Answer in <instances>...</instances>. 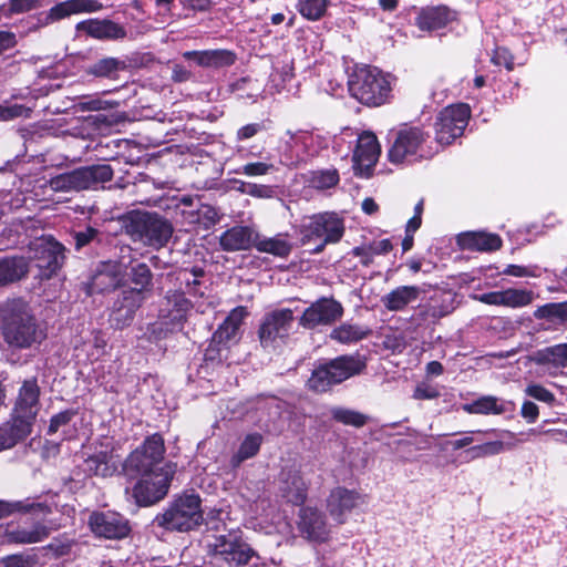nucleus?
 Segmentation results:
<instances>
[{"label":"nucleus","instance_id":"1","mask_svg":"<svg viewBox=\"0 0 567 567\" xmlns=\"http://www.w3.org/2000/svg\"><path fill=\"white\" fill-rule=\"evenodd\" d=\"M38 378L25 379L18 390L10 420L0 425V452L16 446L32 432L40 411Z\"/></svg>","mask_w":567,"mask_h":567},{"label":"nucleus","instance_id":"2","mask_svg":"<svg viewBox=\"0 0 567 567\" xmlns=\"http://www.w3.org/2000/svg\"><path fill=\"white\" fill-rule=\"evenodd\" d=\"M0 321L3 339L11 348L29 349L47 339L45 329L21 298L4 302L0 309Z\"/></svg>","mask_w":567,"mask_h":567},{"label":"nucleus","instance_id":"3","mask_svg":"<svg viewBox=\"0 0 567 567\" xmlns=\"http://www.w3.org/2000/svg\"><path fill=\"white\" fill-rule=\"evenodd\" d=\"M395 76L370 64H354L348 73L349 95L367 107L391 104Z\"/></svg>","mask_w":567,"mask_h":567},{"label":"nucleus","instance_id":"4","mask_svg":"<svg viewBox=\"0 0 567 567\" xmlns=\"http://www.w3.org/2000/svg\"><path fill=\"white\" fill-rule=\"evenodd\" d=\"M365 369L367 359L359 352L320 359L315 363L306 385L313 393H327L344 381L360 375Z\"/></svg>","mask_w":567,"mask_h":567},{"label":"nucleus","instance_id":"5","mask_svg":"<svg viewBox=\"0 0 567 567\" xmlns=\"http://www.w3.org/2000/svg\"><path fill=\"white\" fill-rule=\"evenodd\" d=\"M204 522L202 498L196 493H184L168 503L163 512L158 513L153 524L166 532L187 533L196 529Z\"/></svg>","mask_w":567,"mask_h":567},{"label":"nucleus","instance_id":"6","mask_svg":"<svg viewBox=\"0 0 567 567\" xmlns=\"http://www.w3.org/2000/svg\"><path fill=\"white\" fill-rule=\"evenodd\" d=\"M300 246L313 244L308 251L321 254L328 245L338 244L346 233L344 219L336 212L313 214L297 230Z\"/></svg>","mask_w":567,"mask_h":567},{"label":"nucleus","instance_id":"7","mask_svg":"<svg viewBox=\"0 0 567 567\" xmlns=\"http://www.w3.org/2000/svg\"><path fill=\"white\" fill-rule=\"evenodd\" d=\"M125 233L145 246L159 249L173 235L172 224L155 212L131 210L124 216Z\"/></svg>","mask_w":567,"mask_h":567},{"label":"nucleus","instance_id":"8","mask_svg":"<svg viewBox=\"0 0 567 567\" xmlns=\"http://www.w3.org/2000/svg\"><path fill=\"white\" fill-rule=\"evenodd\" d=\"M429 138L430 134L423 127L409 123L400 124L388 133V161L393 165H403L411 163L416 156L423 158L421 152Z\"/></svg>","mask_w":567,"mask_h":567},{"label":"nucleus","instance_id":"9","mask_svg":"<svg viewBox=\"0 0 567 567\" xmlns=\"http://www.w3.org/2000/svg\"><path fill=\"white\" fill-rule=\"evenodd\" d=\"M208 554L218 567H245L258 553L244 539L240 530L216 535L209 544Z\"/></svg>","mask_w":567,"mask_h":567},{"label":"nucleus","instance_id":"10","mask_svg":"<svg viewBox=\"0 0 567 567\" xmlns=\"http://www.w3.org/2000/svg\"><path fill=\"white\" fill-rule=\"evenodd\" d=\"M113 168L109 164L82 166L53 176L49 185L54 192H81L97 188L113 178Z\"/></svg>","mask_w":567,"mask_h":567},{"label":"nucleus","instance_id":"11","mask_svg":"<svg viewBox=\"0 0 567 567\" xmlns=\"http://www.w3.org/2000/svg\"><path fill=\"white\" fill-rule=\"evenodd\" d=\"M166 447L161 433L147 435L142 444L132 451L124 462V468L130 474L152 476L164 471L161 464L164 461Z\"/></svg>","mask_w":567,"mask_h":567},{"label":"nucleus","instance_id":"12","mask_svg":"<svg viewBox=\"0 0 567 567\" xmlns=\"http://www.w3.org/2000/svg\"><path fill=\"white\" fill-rule=\"evenodd\" d=\"M472 110L466 103L451 104L442 109L435 117V141L442 145H451L464 134Z\"/></svg>","mask_w":567,"mask_h":567},{"label":"nucleus","instance_id":"13","mask_svg":"<svg viewBox=\"0 0 567 567\" xmlns=\"http://www.w3.org/2000/svg\"><path fill=\"white\" fill-rule=\"evenodd\" d=\"M64 251V246L52 236L31 244L30 259L38 268L41 280H49L58 275L65 260Z\"/></svg>","mask_w":567,"mask_h":567},{"label":"nucleus","instance_id":"14","mask_svg":"<svg viewBox=\"0 0 567 567\" xmlns=\"http://www.w3.org/2000/svg\"><path fill=\"white\" fill-rule=\"evenodd\" d=\"M87 526L95 538L104 540L126 539L133 530L131 520L112 509L93 511L89 515Z\"/></svg>","mask_w":567,"mask_h":567},{"label":"nucleus","instance_id":"15","mask_svg":"<svg viewBox=\"0 0 567 567\" xmlns=\"http://www.w3.org/2000/svg\"><path fill=\"white\" fill-rule=\"evenodd\" d=\"M293 322V312L289 308L276 309L264 315L257 334L264 349L276 348L278 341L284 342Z\"/></svg>","mask_w":567,"mask_h":567},{"label":"nucleus","instance_id":"16","mask_svg":"<svg viewBox=\"0 0 567 567\" xmlns=\"http://www.w3.org/2000/svg\"><path fill=\"white\" fill-rule=\"evenodd\" d=\"M145 300L146 296H140L134 290L124 288L118 291L107 308L110 327L114 330H123L130 327Z\"/></svg>","mask_w":567,"mask_h":567},{"label":"nucleus","instance_id":"17","mask_svg":"<svg viewBox=\"0 0 567 567\" xmlns=\"http://www.w3.org/2000/svg\"><path fill=\"white\" fill-rule=\"evenodd\" d=\"M344 313V308L340 301L333 297H321L305 309L299 318V324L308 330L318 327H327L340 320Z\"/></svg>","mask_w":567,"mask_h":567},{"label":"nucleus","instance_id":"18","mask_svg":"<svg viewBox=\"0 0 567 567\" xmlns=\"http://www.w3.org/2000/svg\"><path fill=\"white\" fill-rule=\"evenodd\" d=\"M193 308V301L186 297L183 290L169 289L161 301L158 319L164 320L173 329L183 330Z\"/></svg>","mask_w":567,"mask_h":567},{"label":"nucleus","instance_id":"19","mask_svg":"<svg viewBox=\"0 0 567 567\" xmlns=\"http://www.w3.org/2000/svg\"><path fill=\"white\" fill-rule=\"evenodd\" d=\"M381 154V146L373 132L364 131L358 137L353 151L354 175L362 178H370Z\"/></svg>","mask_w":567,"mask_h":567},{"label":"nucleus","instance_id":"20","mask_svg":"<svg viewBox=\"0 0 567 567\" xmlns=\"http://www.w3.org/2000/svg\"><path fill=\"white\" fill-rule=\"evenodd\" d=\"M172 476L165 471L141 476L133 487V497L140 506H151L163 499L169 489Z\"/></svg>","mask_w":567,"mask_h":567},{"label":"nucleus","instance_id":"21","mask_svg":"<svg viewBox=\"0 0 567 567\" xmlns=\"http://www.w3.org/2000/svg\"><path fill=\"white\" fill-rule=\"evenodd\" d=\"M125 287V277L117 261L107 260L97 265L89 282V295H100Z\"/></svg>","mask_w":567,"mask_h":567},{"label":"nucleus","instance_id":"22","mask_svg":"<svg viewBox=\"0 0 567 567\" xmlns=\"http://www.w3.org/2000/svg\"><path fill=\"white\" fill-rule=\"evenodd\" d=\"M279 489L287 503L296 506L303 505L308 496V484L303 480L301 471L293 466L281 471Z\"/></svg>","mask_w":567,"mask_h":567},{"label":"nucleus","instance_id":"23","mask_svg":"<svg viewBox=\"0 0 567 567\" xmlns=\"http://www.w3.org/2000/svg\"><path fill=\"white\" fill-rule=\"evenodd\" d=\"M75 30L102 41H116L127 37L124 25L111 19H86L78 22Z\"/></svg>","mask_w":567,"mask_h":567},{"label":"nucleus","instance_id":"24","mask_svg":"<svg viewBox=\"0 0 567 567\" xmlns=\"http://www.w3.org/2000/svg\"><path fill=\"white\" fill-rule=\"evenodd\" d=\"M298 529L307 539L323 543L328 539L326 515L316 507L305 506L299 511Z\"/></svg>","mask_w":567,"mask_h":567},{"label":"nucleus","instance_id":"25","mask_svg":"<svg viewBox=\"0 0 567 567\" xmlns=\"http://www.w3.org/2000/svg\"><path fill=\"white\" fill-rule=\"evenodd\" d=\"M362 499L361 494L354 489L342 486L333 488L327 499V508L330 516L338 523H346V516Z\"/></svg>","mask_w":567,"mask_h":567},{"label":"nucleus","instance_id":"26","mask_svg":"<svg viewBox=\"0 0 567 567\" xmlns=\"http://www.w3.org/2000/svg\"><path fill=\"white\" fill-rule=\"evenodd\" d=\"M456 20V12L445 4L426 6L419 10L414 24L421 31H436Z\"/></svg>","mask_w":567,"mask_h":567},{"label":"nucleus","instance_id":"27","mask_svg":"<svg viewBox=\"0 0 567 567\" xmlns=\"http://www.w3.org/2000/svg\"><path fill=\"white\" fill-rule=\"evenodd\" d=\"M248 316L249 312L245 306H237L231 309L224 321L214 331L212 336L213 341L224 344V349H228L231 342L239 340V329Z\"/></svg>","mask_w":567,"mask_h":567},{"label":"nucleus","instance_id":"28","mask_svg":"<svg viewBox=\"0 0 567 567\" xmlns=\"http://www.w3.org/2000/svg\"><path fill=\"white\" fill-rule=\"evenodd\" d=\"M258 231L249 226L236 225L219 236V246L223 251L234 252L255 248Z\"/></svg>","mask_w":567,"mask_h":567},{"label":"nucleus","instance_id":"29","mask_svg":"<svg viewBox=\"0 0 567 567\" xmlns=\"http://www.w3.org/2000/svg\"><path fill=\"white\" fill-rule=\"evenodd\" d=\"M183 58L194 61L198 66L221 69L235 64L237 54L228 49L193 50L185 51Z\"/></svg>","mask_w":567,"mask_h":567},{"label":"nucleus","instance_id":"30","mask_svg":"<svg viewBox=\"0 0 567 567\" xmlns=\"http://www.w3.org/2000/svg\"><path fill=\"white\" fill-rule=\"evenodd\" d=\"M457 245L463 250L492 252L502 248L503 239L495 233L465 231L457 236Z\"/></svg>","mask_w":567,"mask_h":567},{"label":"nucleus","instance_id":"31","mask_svg":"<svg viewBox=\"0 0 567 567\" xmlns=\"http://www.w3.org/2000/svg\"><path fill=\"white\" fill-rule=\"evenodd\" d=\"M50 533L51 528L42 522H37L31 529L8 524L4 528L3 537L8 544L25 545L40 543L48 538Z\"/></svg>","mask_w":567,"mask_h":567},{"label":"nucleus","instance_id":"32","mask_svg":"<svg viewBox=\"0 0 567 567\" xmlns=\"http://www.w3.org/2000/svg\"><path fill=\"white\" fill-rule=\"evenodd\" d=\"M29 274V261L22 256L0 257V287H4L25 278Z\"/></svg>","mask_w":567,"mask_h":567},{"label":"nucleus","instance_id":"33","mask_svg":"<svg viewBox=\"0 0 567 567\" xmlns=\"http://www.w3.org/2000/svg\"><path fill=\"white\" fill-rule=\"evenodd\" d=\"M127 279L133 285L131 287H124L127 290H134L140 296H146L153 290V272L150 266L145 262L132 264L126 274Z\"/></svg>","mask_w":567,"mask_h":567},{"label":"nucleus","instance_id":"34","mask_svg":"<svg viewBox=\"0 0 567 567\" xmlns=\"http://www.w3.org/2000/svg\"><path fill=\"white\" fill-rule=\"evenodd\" d=\"M421 295L417 286H400L391 290L382 298L383 306L389 311H402L406 306L415 301Z\"/></svg>","mask_w":567,"mask_h":567},{"label":"nucleus","instance_id":"35","mask_svg":"<svg viewBox=\"0 0 567 567\" xmlns=\"http://www.w3.org/2000/svg\"><path fill=\"white\" fill-rule=\"evenodd\" d=\"M255 249L259 252H266L275 257L286 259L290 256L293 245L289 240L285 239L281 234L275 237H265L258 233Z\"/></svg>","mask_w":567,"mask_h":567},{"label":"nucleus","instance_id":"36","mask_svg":"<svg viewBox=\"0 0 567 567\" xmlns=\"http://www.w3.org/2000/svg\"><path fill=\"white\" fill-rule=\"evenodd\" d=\"M371 334V329L359 323L343 322L332 329L330 338L339 343L349 344L359 342Z\"/></svg>","mask_w":567,"mask_h":567},{"label":"nucleus","instance_id":"37","mask_svg":"<svg viewBox=\"0 0 567 567\" xmlns=\"http://www.w3.org/2000/svg\"><path fill=\"white\" fill-rule=\"evenodd\" d=\"M16 513H38L47 515L51 513V508L45 503L31 502L30 498L13 502L0 499V519Z\"/></svg>","mask_w":567,"mask_h":567},{"label":"nucleus","instance_id":"38","mask_svg":"<svg viewBox=\"0 0 567 567\" xmlns=\"http://www.w3.org/2000/svg\"><path fill=\"white\" fill-rule=\"evenodd\" d=\"M462 409L468 414L482 415H499L507 411L505 403L494 395L480 396L470 403L463 404Z\"/></svg>","mask_w":567,"mask_h":567},{"label":"nucleus","instance_id":"39","mask_svg":"<svg viewBox=\"0 0 567 567\" xmlns=\"http://www.w3.org/2000/svg\"><path fill=\"white\" fill-rule=\"evenodd\" d=\"M111 455L106 451H100L90 455L83 462V471L89 476H112L115 468L110 464Z\"/></svg>","mask_w":567,"mask_h":567},{"label":"nucleus","instance_id":"40","mask_svg":"<svg viewBox=\"0 0 567 567\" xmlns=\"http://www.w3.org/2000/svg\"><path fill=\"white\" fill-rule=\"evenodd\" d=\"M514 444L505 443L501 440L485 442L483 444L471 446L465 451L467 461H474L488 456H494L503 453L505 450H511Z\"/></svg>","mask_w":567,"mask_h":567},{"label":"nucleus","instance_id":"41","mask_svg":"<svg viewBox=\"0 0 567 567\" xmlns=\"http://www.w3.org/2000/svg\"><path fill=\"white\" fill-rule=\"evenodd\" d=\"M340 175L337 168L315 169L308 173L307 183L310 187L324 190L337 186Z\"/></svg>","mask_w":567,"mask_h":567},{"label":"nucleus","instance_id":"42","mask_svg":"<svg viewBox=\"0 0 567 567\" xmlns=\"http://www.w3.org/2000/svg\"><path fill=\"white\" fill-rule=\"evenodd\" d=\"M126 63L117 58L107 56L94 62L87 73L96 78H115L120 70H125Z\"/></svg>","mask_w":567,"mask_h":567},{"label":"nucleus","instance_id":"43","mask_svg":"<svg viewBox=\"0 0 567 567\" xmlns=\"http://www.w3.org/2000/svg\"><path fill=\"white\" fill-rule=\"evenodd\" d=\"M329 6V0H298L297 11L308 21L322 19Z\"/></svg>","mask_w":567,"mask_h":567},{"label":"nucleus","instance_id":"44","mask_svg":"<svg viewBox=\"0 0 567 567\" xmlns=\"http://www.w3.org/2000/svg\"><path fill=\"white\" fill-rule=\"evenodd\" d=\"M189 221L198 224L204 229H209L215 226L220 217L217 209L207 204H199L196 209L187 212Z\"/></svg>","mask_w":567,"mask_h":567},{"label":"nucleus","instance_id":"45","mask_svg":"<svg viewBox=\"0 0 567 567\" xmlns=\"http://www.w3.org/2000/svg\"><path fill=\"white\" fill-rule=\"evenodd\" d=\"M331 417L333 421L341 423L343 425H350L357 429L363 427L369 417L359 412L347 408H333L331 410Z\"/></svg>","mask_w":567,"mask_h":567},{"label":"nucleus","instance_id":"46","mask_svg":"<svg viewBox=\"0 0 567 567\" xmlns=\"http://www.w3.org/2000/svg\"><path fill=\"white\" fill-rule=\"evenodd\" d=\"M536 319H546L549 321L558 320L560 322H567V301L563 302H548L539 306L534 311Z\"/></svg>","mask_w":567,"mask_h":567},{"label":"nucleus","instance_id":"47","mask_svg":"<svg viewBox=\"0 0 567 567\" xmlns=\"http://www.w3.org/2000/svg\"><path fill=\"white\" fill-rule=\"evenodd\" d=\"M44 0H8L0 8L6 18L29 13L42 7Z\"/></svg>","mask_w":567,"mask_h":567},{"label":"nucleus","instance_id":"48","mask_svg":"<svg viewBox=\"0 0 567 567\" xmlns=\"http://www.w3.org/2000/svg\"><path fill=\"white\" fill-rule=\"evenodd\" d=\"M534 291L528 289L508 288L504 290L503 307L522 308L534 300Z\"/></svg>","mask_w":567,"mask_h":567},{"label":"nucleus","instance_id":"49","mask_svg":"<svg viewBox=\"0 0 567 567\" xmlns=\"http://www.w3.org/2000/svg\"><path fill=\"white\" fill-rule=\"evenodd\" d=\"M72 238L74 249L80 251L83 248L91 246L93 243L101 244L102 233L97 228L87 225L84 229L73 231Z\"/></svg>","mask_w":567,"mask_h":567},{"label":"nucleus","instance_id":"50","mask_svg":"<svg viewBox=\"0 0 567 567\" xmlns=\"http://www.w3.org/2000/svg\"><path fill=\"white\" fill-rule=\"evenodd\" d=\"M262 443V435L259 433L248 434L241 442L235 457L238 462L248 460L258 454Z\"/></svg>","mask_w":567,"mask_h":567},{"label":"nucleus","instance_id":"51","mask_svg":"<svg viewBox=\"0 0 567 567\" xmlns=\"http://www.w3.org/2000/svg\"><path fill=\"white\" fill-rule=\"evenodd\" d=\"M78 415L76 409H66L50 417L47 435H54L61 427L66 426Z\"/></svg>","mask_w":567,"mask_h":567},{"label":"nucleus","instance_id":"52","mask_svg":"<svg viewBox=\"0 0 567 567\" xmlns=\"http://www.w3.org/2000/svg\"><path fill=\"white\" fill-rule=\"evenodd\" d=\"M275 168L274 164L265 163V162H251L247 163L236 169H234L235 174L246 175L249 177L264 176L272 172Z\"/></svg>","mask_w":567,"mask_h":567},{"label":"nucleus","instance_id":"53","mask_svg":"<svg viewBox=\"0 0 567 567\" xmlns=\"http://www.w3.org/2000/svg\"><path fill=\"white\" fill-rule=\"evenodd\" d=\"M544 359L555 367H567V343L549 347L545 351Z\"/></svg>","mask_w":567,"mask_h":567},{"label":"nucleus","instance_id":"54","mask_svg":"<svg viewBox=\"0 0 567 567\" xmlns=\"http://www.w3.org/2000/svg\"><path fill=\"white\" fill-rule=\"evenodd\" d=\"M491 62L497 66H504L507 71L515 68V56L506 47H496L493 51Z\"/></svg>","mask_w":567,"mask_h":567},{"label":"nucleus","instance_id":"55","mask_svg":"<svg viewBox=\"0 0 567 567\" xmlns=\"http://www.w3.org/2000/svg\"><path fill=\"white\" fill-rule=\"evenodd\" d=\"M526 395L539 401L547 403L553 406L556 403V398L551 391L539 383H530L525 389Z\"/></svg>","mask_w":567,"mask_h":567},{"label":"nucleus","instance_id":"56","mask_svg":"<svg viewBox=\"0 0 567 567\" xmlns=\"http://www.w3.org/2000/svg\"><path fill=\"white\" fill-rule=\"evenodd\" d=\"M168 326L169 324L166 323L164 320L148 323L145 331V337L147 341L158 342L161 340L166 339L168 334L172 332V329H169Z\"/></svg>","mask_w":567,"mask_h":567},{"label":"nucleus","instance_id":"57","mask_svg":"<svg viewBox=\"0 0 567 567\" xmlns=\"http://www.w3.org/2000/svg\"><path fill=\"white\" fill-rule=\"evenodd\" d=\"M72 16L82 13H94L101 11L104 7L99 0H69Z\"/></svg>","mask_w":567,"mask_h":567},{"label":"nucleus","instance_id":"58","mask_svg":"<svg viewBox=\"0 0 567 567\" xmlns=\"http://www.w3.org/2000/svg\"><path fill=\"white\" fill-rule=\"evenodd\" d=\"M451 311L452 308L449 305L444 303H427L423 307H420V316L422 317L423 320H439L451 313Z\"/></svg>","mask_w":567,"mask_h":567},{"label":"nucleus","instance_id":"59","mask_svg":"<svg viewBox=\"0 0 567 567\" xmlns=\"http://www.w3.org/2000/svg\"><path fill=\"white\" fill-rule=\"evenodd\" d=\"M441 395L440 390L426 381L416 384L412 398L414 400H433Z\"/></svg>","mask_w":567,"mask_h":567},{"label":"nucleus","instance_id":"60","mask_svg":"<svg viewBox=\"0 0 567 567\" xmlns=\"http://www.w3.org/2000/svg\"><path fill=\"white\" fill-rule=\"evenodd\" d=\"M0 563L2 567H31L34 559L29 555L13 554L1 558Z\"/></svg>","mask_w":567,"mask_h":567},{"label":"nucleus","instance_id":"61","mask_svg":"<svg viewBox=\"0 0 567 567\" xmlns=\"http://www.w3.org/2000/svg\"><path fill=\"white\" fill-rule=\"evenodd\" d=\"M82 111H101L117 106V102L105 101L100 97H87L80 103Z\"/></svg>","mask_w":567,"mask_h":567},{"label":"nucleus","instance_id":"62","mask_svg":"<svg viewBox=\"0 0 567 567\" xmlns=\"http://www.w3.org/2000/svg\"><path fill=\"white\" fill-rule=\"evenodd\" d=\"M244 186L243 192L256 198H270L274 195V189L269 185L248 183Z\"/></svg>","mask_w":567,"mask_h":567},{"label":"nucleus","instance_id":"63","mask_svg":"<svg viewBox=\"0 0 567 567\" xmlns=\"http://www.w3.org/2000/svg\"><path fill=\"white\" fill-rule=\"evenodd\" d=\"M29 23L31 30H40L53 24L50 10L40 11L29 17Z\"/></svg>","mask_w":567,"mask_h":567},{"label":"nucleus","instance_id":"64","mask_svg":"<svg viewBox=\"0 0 567 567\" xmlns=\"http://www.w3.org/2000/svg\"><path fill=\"white\" fill-rule=\"evenodd\" d=\"M264 130H266V126L262 122L249 123V124L241 126L237 131L236 138H237V141L249 140V138L256 136L258 133L262 132Z\"/></svg>","mask_w":567,"mask_h":567}]
</instances>
